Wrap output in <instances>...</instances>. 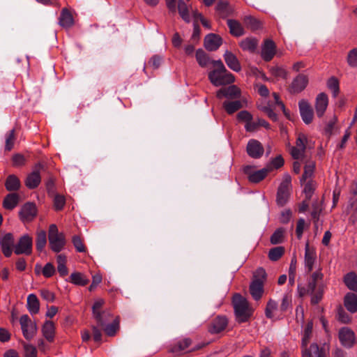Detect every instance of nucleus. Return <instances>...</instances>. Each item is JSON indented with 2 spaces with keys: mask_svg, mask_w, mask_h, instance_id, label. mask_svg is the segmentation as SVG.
Returning <instances> with one entry per match:
<instances>
[{
  "mask_svg": "<svg viewBox=\"0 0 357 357\" xmlns=\"http://www.w3.org/2000/svg\"><path fill=\"white\" fill-rule=\"evenodd\" d=\"M196 59L199 65L202 68L209 66L213 70L208 74V78L211 82L216 86L223 85V64L220 59L215 61L211 60L208 54L202 49L196 52Z\"/></svg>",
  "mask_w": 357,
  "mask_h": 357,
  "instance_id": "f257e3e1",
  "label": "nucleus"
},
{
  "mask_svg": "<svg viewBox=\"0 0 357 357\" xmlns=\"http://www.w3.org/2000/svg\"><path fill=\"white\" fill-rule=\"evenodd\" d=\"M232 305L236 321L239 324L248 321L252 315L253 309L247 299L241 294H236L232 298Z\"/></svg>",
  "mask_w": 357,
  "mask_h": 357,
  "instance_id": "f03ea898",
  "label": "nucleus"
},
{
  "mask_svg": "<svg viewBox=\"0 0 357 357\" xmlns=\"http://www.w3.org/2000/svg\"><path fill=\"white\" fill-rule=\"evenodd\" d=\"M48 233L50 248L54 252H59L62 250L66 244L64 234L59 232L57 226L54 224L50 225Z\"/></svg>",
  "mask_w": 357,
  "mask_h": 357,
  "instance_id": "7ed1b4c3",
  "label": "nucleus"
},
{
  "mask_svg": "<svg viewBox=\"0 0 357 357\" xmlns=\"http://www.w3.org/2000/svg\"><path fill=\"white\" fill-rule=\"evenodd\" d=\"M266 277L264 268H259L257 271V275L250 285V292L255 301H259L264 293V281Z\"/></svg>",
  "mask_w": 357,
  "mask_h": 357,
  "instance_id": "20e7f679",
  "label": "nucleus"
},
{
  "mask_svg": "<svg viewBox=\"0 0 357 357\" xmlns=\"http://www.w3.org/2000/svg\"><path fill=\"white\" fill-rule=\"evenodd\" d=\"M291 181L290 176L287 175L279 185L277 192L276 202L280 206H284L288 202L290 195Z\"/></svg>",
  "mask_w": 357,
  "mask_h": 357,
  "instance_id": "39448f33",
  "label": "nucleus"
},
{
  "mask_svg": "<svg viewBox=\"0 0 357 357\" xmlns=\"http://www.w3.org/2000/svg\"><path fill=\"white\" fill-rule=\"evenodd\" d=\"M20 323L24 337L28 340H31L37 331L36 323L33 322L27 314L21 316Z\"/></svg>",
  "mask_w": 357,
  "mask_h": 357,
  "instance_id": "423d86ee",
  "label": "nucleus"
},
{
  "mask_svg": "<svg viewBox=\"0 0 357 357\" xmlns=\"http://www.w3.org/2000/svg\"><path fill=\"white\" fill-rule=\"evenodd\" d=\"M329 350L330 346L326 342L321 347L317 343H312L309 349H305L303 351V357H312V355H314L316 357H327Z\"/></svg>",
  "mask_w": 357,
  "mask_h": 357,
  "instance_id": "0eeeda50",
  "label": "nucleus"
},
{
  "mask_svg": "<svg viewBox=\"0 0 357 357\" xmlns=\"http://www.w3.org/2000/svg\"><path fill=\"white\" fill-rule=\"evenodd\" d=\"M37 215V208L35 204L31 202H27L24 204L20 212V219L23 222H31Z\"/></svg>",
  "mask_w": 357,
  "mask_h": 357,
  "instance_id": "6e6552de",
  "label": "nucleus"
},
{
  "mask_svg": "<svg viewBox=\"0 0 357 357\" xmlns=\"http://www.w3.org/2000/svg\"><path fill=\"white\" fill-rule=\"evenodd\" d=\"M248 155L252 158H260L264 152V149L261 143L255 139H250L246 146Z\"/></svg>",
  "mask_w": 357,
  "mask_h": 357,
  "instance_id": "1a4fd4ad",
  "label": "nucleus"
},
{
  "mask_svg": "<svg viewBox=\"0 0 357 357\" xmlns=\"http://www.w3.org/2000/svg\"><path fill=\"white\" fill-rule=\"evenodd\" d=\"M32 250V238L29 235L22 236L15 247L16 255H30Z\"/></svg>",
  "mask_w": 357,
  "mask_h": 357,
  "instance_id": "9d476101",
  "label": "nucleus"
},
{
  "mask_svg": "<svg viewBox=\"0 0 357 357\" xmlns=\"http://www.w3.org/2000/svg\"><path fill=\"white\" fill-rule=\"evenodd\" d=\"M299 112L302 120L305 124H310L312 123L314 116V112L310 103L302 99L298 102Z\"/></svg>",
  "mask_w": 357,
  "mask_h": 357,
  "instance_id": "9b49d317",
  "label": "nucleus"
},
{
  "mask_svg": "<svg viewBox=\"0 0 357 357\" xmlns=\"http://www.w3.org/2000/svg\"><path fill=\"white\" fill-rule=\"evenodd\" d=\"M43 167L40 163L36 165L34 170L30 173L26 180L25 185L29 189H34L38 186L41 181L40 169Z\"/></svg>",
  "mask_w": 357,
  "mask_h": 357,
  "instance_id": "f8f14e48",
  "label": "nucleus"
},
{
  "mask_svg": "<svg viewBox=\"0 0 357 357\" xmlns=\"http://www.w3.org/2000/svg\"><path fill=\"white\" fill-rule=\"evenodd\" d=\"M105 303V301L102 298H99L93 303L92 310L93 315L100 326L105 325V321L103 320L102 316H109V312L101 311V308Z\"/></svg>",
  "mask_w": 357,
  "mask_h": 357,
  "instance_id": "ddd939ff",
  "label": "nucleus"
},
{
  "mask_svg": "<svg viewBox=\"0 0 357 357\" xmlns=\"http://www.w3.org/2000/svg\"><path fill=\"white\" fill-rule=\"evenodd\" d=\"M276 52L275 43L271 39H266L261 46V56L265 61H270Z\"/></svg>",
  "mask_w": 357,
  "mask_h": 357,
  "instance_id": "4468645a",
  "label": "nucleus"
},
{
  "mask_svg": "<svg viewBox=\"0 0 357 357\" xmlns=\"http://www.w3.org/2000/svg\"><path fill=\"white\" fill-rule=\"evenodd\" d=\"M307 83V77L305 75L299 74L293 79L289 91L291 93H298L305 89Z\"/></svg>",
  "mask_w": 357,
  "mask_h": 357,
  "instance_id": "2eb2a0df",
  "label": "nucleus"
},
{
  "mask_svg": "<svg viewBox=\"0 0 357 357\" xmlns=\"http://www.w3.org/2000/svg\"><path fill=\"white\" fill-rule=\"evenodd\" d=\"M339 339L342 346L351 348L355 342V335L349 328L343 327L339 331Z\"/></svg>",
  "mask_w": 357,
  "mask_h": 357,
  "instance_id": "dca6fc26",
  "label": "nucleus"
},
{
  "mask_svg": "<svg viewBox=\"0 0 357 357\" xmlns=\"http://www.w3.org/2000/svg\"><path fill=\"white\" fill-rule=\"evenodd\" d=\"M14 245V238L12 234L8 233L0 239L2 252L6 257L12 255V248Z\"/></svg>",
  "mask_w": 357,
  "mask_h": 357,
  "instance_id": "f3484780",
  "label": "nucleus"
},
{
  "mask_svg": "<svg viewBox=\"0 0 357 357\" xmlns=\"http://www.w3.org/2000/svg\"><path fill=\"white\" fill-rule=\"evenodd\" d=\"M221 45V37L215 33L208 34L204 38V47L208 51H215Z\"/></svg>",
  "mask_w": 357,
  "mask_h": 357,
  "instance_id": "a211bd4d",
  "label": "nucleus"
},
{
  "mask_svg": "<svg viewBox=\"0 0 357 357\" xmlns=\"http://www.w3.org/2000/svg\"><path fill=\"white\" fill-rule=\"evenodd\" d=\"M324 275L321 272V271H317L314 272L309 280L308 284L307 287V291L308 293H313L316 289H317L319 284H323L322 280H323Z\"/></svg>",
  "mask_w": 357,
  "mask_h": 357,
  "instance_id": "6ab92c4d",
  "label": "nucleus"
},
{
  "mask_svg": "<svg viewBox=\"0 0 357 357\" xmlns=\"http://www.w3.org/2000/svg\"><path fill=\"white\" fill-rule=\"evenodd\" d=\"M59 24L65 29H69L74 24V18L71 12L67 8H63L59 18Z\"/></svg>",
  "mask_w": 357,
  "mask_h": 357,
  "instance_id": "aec40b11",
  "label": "nucleus"
},
{
  "mask_svg": "<svg viewBox=\"0 0 357 357\" xmlns=\"http://www.w3.org/2000/svg\"><path fill=\"white\" fill-rule=\"evenodd\" d=\"M328 96L324 93H319L316 98L315 109L317 116L321 117L328 106Z\"/></svg>",
  "mask_w": 357,
  "mask_h": 357,
  "instance_id": "412c9836",
  "label": "nucleus"
},
{
  "mask_svg": "<svg viewBox=\"0 0 357 357\" xmlns=\"http://www.w3.org/2000/svg\"><path fill=\"white\" fill-rule=\"evenodd\" d=\"M227 24L229 29V33L234 37H240L245 34V30L240 22L236 20L228 19Z\"/></svg>",
  "mask_w": 357,
  "mask_h": 357,
  "instance_id": "4be33fe9",
  "label": "nucleus"
},
{
  "mask_svg": "<svg viewBox=\"0 0 357 357\" xmlns=\"http://www.w3.org/2000/svg\"><path fill=\"white\" fill-rule=\"evenodd\" d=\"M225 61L227 63V66L232 70L235 72H239L241 70V63L236 57L233 53L229 51L225 52Z\"/></svg>",
  "mask_w": 357,
  "mask_h": 357,
  "instance_id": "5701e85b",
  "label": "nucleus"
},
{
  "mask_svg": "<svg viewBox=\"0 0 357 357\" xmlns=\"http://www.w3.org/2000/svg\"><path fill=\"white\" fill-rule=\"evenodd\" d=\"M247 105L245 100H235L232 101H225V111L229 114H232Z\"/></svg>",
  "mask_w": 357,
  "mask_h": 357,
  "instance_id": "b1692460",
  "label": "nucleus"
},
{
  "mask_svg": "<svg viewBox=\"0 0 357 357\" xmlns=\"http://www.w3.org/2000/svg\"><path fill=\"white\" fill-rule=\"evenodd\" d=\"M34 271L36 275L42 274L45 278H49L52 277L55 273L56 269L52 263H47L44 267L37 264L35 266Z\"/></svg>",
  "mask_w": 357,
  "mask_h": 357,
  "instance_id": "393cba45",
  "label": "nucleus"
},
{
  "mask_svg": "<svg viewBox=\"0 0 357 357\" xmlns=\"http://www.w3.org/2000/svg\"><path fill=\"white\" fill-rule=\"evenodd\" d=\"M316 258L317 256L315 252L310 248L308 243H306L305 248V266L307 268V273L312 271Z\"/></svg>",
  "mask_w": 357,
  "mask_h": 357,
  "instance_id": "a878e982",
  "label": "nucleus"
},
{
  "mask_svg": "<svg viewBox=\"0 0 357 357\" xmlns=\"http://www.w3.org/2000/svg\"><path fill=\"white\" fill-rule=\"evenodd\" d=\"M344 305L347 310L351 313L357 312V294L354 293H347L344 299Z\"/></svg>",
  "mask_w": 357,
  "mask_h": 357,
  "instance_id": "bb28decb",
  "label": "nucleus"
},
{
  "mask_svg": "<svg viewBox=\"0 0 357 357\" xmlns=\"http://www.w3.org/2000/svg\"><path fill=\"white\" fill-rule=\"evenodd\" d=\"M20 202V195L17 193H9L3 199V206L7 210H13Z\"/></svg>",
  "mask_w": 357,
  "mask_h": 357,
  "instance_id": "cd10ccee",
  "label": "nucleus"
},
{
  "mask_svg": "<svg viewBox=\"0 0 357 357\" xmlns=\"http://www.w3.org/2000/svg\"><path fill=\"white\" fill-rule=\"evenodd\" d=\"M259 44V41L254 37H248L242 40L239 46L243 51H248L250 52H254Z\"/></svg>",
  "mask_w": 357,
  "mask_h": 357,
  "instance_id": "c85d7f7f",
  "label": "nucleus"
},
{
  "mask_svg": "<svg viewBox=\"0 0 357 357\" xmlns=\"http://www.w3.org/2000/svg\"><path fill=\"white\" fill-rule=\"evenodd\" d=\"M5 187L8 191H17L21 187L20 181L15 175L10 174L6 180Z\"/></svg>",
  "mask_w": 357,
  "mask_h": 357,
  "instance_id": "c756f323",
  "label": "nucleus"
},
{
  "mask_svg": "<svg viewBox=\"0 0 357 357\" xmlns=\"http://www.w3.org/2000/svg\"><path fill=\"white\" fill-rule=\"evenodd\" d=\"M43 336L49 342H52L54 337L55 326L52 321H46L42 328Z\"/></svg>",
  "mask_w": 357,
  "mask_h": 357,
  "instance_id": "7c9ffc66",
  "label": "nucleus"
},
{
  "mask_svg": "<svg viewBox=\"0 0 357 357\" xmlns=\"http://www.w3.org/2000/svg\"><path fill=\"white\" fill-rule=\"evenodd\" d=\"M69 282L75 285L85 286L89 283V280L83 273L79 272H74L71 273Z\"/></svg>",
  "mask_w": 357,
  "mask_h": 357,
  "instance_id": "2f4dec72",
  "label": "nucleus"
},
{
  "mask_svg": "<svg viewBox=\"0 0 357 357\" xmlns=\"http://www.w3.org/2000/svg\"><path fill=\"white\" fill-rule=\"evenodd\" d=\"M27 307L29 312L32 314H36L39 312L40 303L35 294H31L28 296Z\"/></svg>",
  "mask_w": 357,
  "mask_h": 357,
  "instance_id": "473e14b6",
  "label": "nucleus"
},
{
  "mask_svg": "<svg viewBox=\"0 0 357 357\" xmlns=\"http://www.w3.org/2000/svg\"><path fill=\"white\" fill-rule=\"evenodd\" d=\"M241 89L236 85L225 86V98L236 99L241 97Z\"/></svg>",
  "mask_w": 357,
  "mask_h": 357,
  "instance_id": "72a5a7b5",
  "label": "nucleus"
},
{
  "mask_svg": "<svg viewBox=\"0 0 357 357\" xmlns=\"http://www.w3.org/2000/svg\"><path fill=\"white\" fill-rule=\"evenodd\" d=\"M292 310V296L290 293L285 294L282 299L280 311L282 313L290 312Z\"/></svg>",
  "mask_w": 357,
  "mask_h": 357,
  "instance_id": "f704fd0d",
  "label": "nucleus"
},
{
  "mask_svg": "<svg viewBox=\"0 0 357 357\" xmlns=\"http://www.w3.org/2000/svg\"><path fill=\"white\" fill-rule=\"evenodd\" d=\"M346 286L354 291H357V275L354 272L347 273L344 278Z\"/></svg>",
  "mask_w": 357,
  "mask_h": 357,
  "instance_id": "c9c22d12",
  "label": "nucleus"
},
{
  "mask_svg": "<svg viewBox=\"0 0 357 357\" xmlns=\"http://www.w3.org/2000/svg\"><path fill=\"white\" fill-rule=\"evenodd\" d=\"M271 169L268 167L263 168L260 170H256V172L250 175V182L253 183H257L261 181L266 178Z\"/></svg>",
  "mask_w": 357,
  "mask_h": 357,
  "instance_id": "e433bc0d",
  "label": "nucleus"
},
{
  "mask_svg": "<svg viewBox=\"0 0 357 357\" xmlns=\"http://www.w3.org/2000/svg\"><path fill=\"white\" fill-rule=\"evenodd\" d=\"M57 270L61 276L68 275V270L66 267V257L64 255H59L56 257Z\"/></svg>",
  "mask_w": 357,
  "mask_h": 357,
  "instance_id": "4c0bfd02",
  "label": "nucleus"
},
{
  "mask_svg": "<svg viewBox=\"0 0 357 357\" xmlns=\"http://www.w3.org/2000/svg\"><path fill=\"white\" fill-rule=\"evenodd\" d=\"M315 169V162L314 161H307L304 167V172L301 178V183H303L307 181V178H311L314 174Z\"/></svg>",
  "mask_w": 357,
  "mask_h": 357,
  "instance_id": "58836bf2",
  "label": "nucleus"
},
{
  "mask_svg": "<svg viewBox=\"0 0 357 357\" xmlns=\"http://www.w3.org/2000/svg\"><path fill=\"white\" fill-rule=\"evenodd\" d=\"M178 10L181 18L186 22H190V17L187 4L183 0H178Z\"/></svg>",
  "mask_w": 357,
  "mask_h": 357,
  "instance_id": "ea45409f",
  "label": "nucleus"
},
{
  "mask_svg": "<svg viewBox=\"0 0 357 357\" xmlns=\"http://www.w3.org/2000/svg\"><path fill=\"white\" fill-rule=\"evenodd\" d=\"M191 340L190 338H184L178 341L171 349L172 352L184 351L191 344Z\"/></svg>",
  "mask_w": 357,
  "mask_h": 357,
  "instance_id": "a19ab883",
  "label": "nucleus"
},
{
  "mask_svg": "<svg viewBox=\"0 0 357 357\" xmlns=\"http://www.w3.org/2000/svg\"><path fill=\"white\" fill-rule=\"evenodd\" d=\"M312 332V323L308 322L305 328L303 337H302V348L303 350H305L307 348V345L309 342V340L310 339L311 335Z\"/></svg>",
  "mask_w": 357,
  "mask_h": 357,
  "instance_id": "79ce46f5",
  "label": "nucleus"
},
{
  "mask_svg": "<svg viewBox=\"0 0 357 357\" xmlns=\"http://www.w3.org/2000/svg\"><path fill=\"white\" fill-rule=\"evenodd\" d=\"M47 243L46 231L40 230L37 232L36 238V249L38 251H42Z\"/></svg>",
  "mask_w": 357,
  "mask_h": 357,
  "instance_id": "37998d69",
  "label": "nucleus"
},
{
  "mask_svg": "<svg viewBox=\"0 0 357 357\" xmlns=\"http://www.w3.org/2000/svg\"><path fill=\"white\" fill-rule=\"evenodd\" d=\"M309 294L311 296V303L312 305L319 303L324 295V284H319L317 289Z\"/></svg>",
  "mask_w": 357,
  "mask_h": 357,
  "instance_id": "c03bdc74",
  "label": "nucleus"
},
{
  "mask_svg": "<svg viewBox=\"0 0 357 357\" xmlns=\"http://www.w3.org/2000/svg\"><path fill=\"white\" fill-rule=\"evenodd\" d=\"M284 253V248L282 246L271 248L268 252V258L273 261H278Z\"/></svg>",
  "mask_w": 357,
  "mask_h": 357,
  "instance_id": "a18cd8bd",
  "label": "nucleus"
},
{
  "mask_svg": "<svg viewBox=\"0 0 357 357\" xmlns=\"http://www.w3.org/2000/svg\"><path fill=\"white\" fill-rule=\"evenodd\" d=\"M316 189V183L312 181V179H310L307 181L304 186L303 192L305 195V199L307 200H310Z\"/></svg>",
  "mask_w": 357,
  "mask_h": 357,
  "instance_id": "49530a36",
  "label": "nucleus"
},
{
  "mask_svg": "<svg viewBox=\"0 0 357 357\" xmlns=\"http://www.w3.org/2000/svg\"><path fill=\"white\" fill-rule=\"evenodd\" d=\"M243 22L248 28L253 31L259 29L261 26L260 22L250 15L245 16Z\"/></svg>",
  "mask_w": 357,
  "mask_h": 357,
  "instance_id": "de8ad7c7",
  "label": "nucleus"
},
{
  "mask_svg": "<svg viewBox=\"0 0 357 357\" xmlns=\"http://www.w3.org/2000/svg\"><path fill=\"white\" fill-rule=\"evenodd\" d=\"M284 229L282 227L277 229L270 238L271 243L273 245L280 244L284 239Z\"/></svg>",
  "mask_w": 357,
  "mask_h": 357,
  "instance_id": "09e8293b",
  "label": "nucleus"
},
{
  "mask_svg": "<svg viewBox=\"0 0 357 357\" xmlns=\"http://www.w3.org/2000/svg\"><path fill=\"white\" fill-rule=\"evenodd\" d=\"M223 330V319L220 317H217L215 320L213 321L211 326L208 328V331L211 334L219 333Z\"/></svg>",
  "mask_w": 357,
  "mask_h": 357,
  "instance_id": "8fccbe9b",
  "label": "nucleus"
},
{
  "mask_svg": "<svg viewBox=\"0 0 357 357\" xmlns=\"http://www.w3.org/2000/svg\"><path fill=\"white\" fill-rule=\"evenodd\" d=\"M328 88L332 91L333 96L336 97L340 91L339 81L335 77H331L327 82Z\"/></svg>",
  "mask_w": 357,
  "mask_h": 357,
  "instance_id": "3c124183",
  "label": "nucleus"
},
{
  "mask_svg": "<svg viewBox=\"0 0 357 357\" xmlns=\"http://www.w3.org/2000/svg\"><path fill=\"white\" fill-rule=\"evenodd\" d=\"M72 242L77 252H85L86 251V248L84 243V241L79 236H73L72 238Z\"/></svg>",
  "mask_w": 357,
  "mask_h": 357,
  "instance_id": "603ef678",
  "label": "nucleus"
},
{
  "mask_svg": "<svg viewBox=\"0 0 357 357\" xmlns=\"http://www.w3.org/2000/svg\"><path fill=\"white\" fill-rule=\"evenodd\" d=\"M269 70L271 74L276 77H281L283 79L287 78L288 73L282 67L272 66L270 68Z\"/></svg>",
  "mask_w": 357,
  "mask_h": 357,
  "instance_id": "864d4df0",
  "label": "nucleus"
},
{
  "mask_svg": "<svg viewBox=\"0 0 357 357\" xmlns=\"http://www.w3.org/2000/svg\"><path fill=\"white\" fill-rule=\"evenodd\" d=\"M278 309V303L275 301L270 299L267 303L265 314L268 319H273L274 317L273 311Z\"/></svg>",
  "mask_w": 357,
  "mask_h": 357,
  "instance_id": "5fc2aeb1",
  "label": "nucleus"
},
{
  "mask_svg": "<svg viewBox=\"0 0 357 357\" xmlns=\"http://www.w3.org/2000/svg\"><path fill=\"white\" fill-rule=\"evenodd\" d=\"M273 97H274V100H275V103L276 105H278L280 109L284 113V115L285 116V117L290 120V121H292V118H291V115L290 114V112L287 109H286V107H285V105H284V103L280 100V97H279V95L276 93H273Z\"/></svg>",
  "mask_w": 357,
  "mask_h": 357,
  "instance_id": "6e6d98bb",
  "label": "nucleus"
},
{
  "mask_svg": "<svg viewBox=\"0 0 357 357\" xmlns=\"http://www.w3.org/2000/svg\"><path fill=\"white\" fill-rule=\"evenodd\" d=\"M15 141V130L13 129L6 134V151H10L14 146Z\"/></svg>",
  "mask_w": 357,
  "mask_h": 357,
  "instance_id": "4d7b16f0",
  "label": "nucleus"
},
{
  "mask_svg": "<svg viewBox=\"0 0 357 357\" xmlns=\"http://www.w3.org/2000/svg\"><path fill=\"white\" fill-rule=\"evenodd\" d=\"M347 60L349 66L357 68V48H354L349 52Z\"/></svg>",
  "mask_w": 357,
  "mask_h": 357,
  "instance_id": "13d9d810",
  "label": "nucleus"
},
{
  "mask_svg": "<svg viewBox=\"0 0 357 357\" xmlns=\"http://www.w3.org/2000/svg\"><path fill=\"white\" fill-rule=\"evenodd\" d=\"M66 204V199L63 196L56 195L54 199V206L56 211H61L63 209Z\"/></svg>",
  "mask_w": 357,
  "mask_h": 357,
  "instance_id": "bf43d9fd",
  "label": "nucleus"
},
{
  "mask_svg": "<svg viewBox=\"0 0 357 357\" xmlns=\"http://www.w3.org/2000/svg\"><path fill=\"white\" fill-rule=\"evenodd\" d=\"M24 357H37L36 348L29 344H24Z\"/></svg>",
  "mask_w": 357,
  "mask_h": 357,
  "instance_id": "052dcab7",
  "label": "nucleus"
},
{
  "mask_svg": "<svg viewBox=\"0 0 357 357\" xmlns=\"http://www.w3.org/2000/svg\"><path fill=\"white\" fill-rule=\"evenodd\" d=\"M236 117L238 121H244L246 123L250 121V120H252V115L247 110L239 112Z\"/></svg>",
  "mask_w": 357,
  "mask_h": 357,
  "instance_id": "680f3d73",
  "label": "nucleus"
},
{
  "mask_svg": "<svg viewBox=\"0 0 357 357\" xmlns=\"http://www.w3.org/2000/svg\"><path fill=\"white\" fill-rule=\"evenodd\" d=\"M261 110L273 121H278V115H277V114L273 111V109H272L270 106H264V107H262Z\"/></svg>",
  "mask_w": 357,
  "mask_h": 357,
  "instance_id": "e2e57ef3",
  "label": "nucleus"
},
{
  "mask_svg": "<svg viewBox=\"0 0 357 357\" xmlns=\"http://www.w3.org/2000/svg\"><path fill=\"white\" fill-rule=\"evenodd\" d=\"M118 329V324L112 323L111 324L105 325L104 326V331L105 333L109 336H113L115 335L116 331Z\"/></svg>",
  "mask_w": 357,
  "mask_h": 357,
  "instance_id": "0e129e2a",
  "label": "nucleus"
},
{
  "mask_svg": "<svg viewBox=\"0 0 357 357\" xmlns=\"http://www.w3.org/2000/svg\"><path fill=\"white\" fill-rule=\"evenodd\" d=\"M307 137L303 134H300L296 139V147L302 149L303 151H305Z\"/></svg>",
  "mask_w": 357,
  "mask_h": 357,
  "instance_id": "69168bd1",
  "label": "nucleus"
},
{
  "mask_svg": "<svg viewBox=\"0 0 357 357\" xmlns=\"http://www.w3.org/2000/svg\"><path fill=\"white\" fill-rule=\"evenodd\" d=\"M305 224V221L303 218H300L297 222L296 234L298 239H300L303 236Z\"/></svg>",
  "mask_w": 357,
  "mask_h": 357,
  "instance_id": "338daca9",
  "label": "nucleus"
},
{
  "mask_svg": "<svg viewBox=\"0 0 357 357\" xmlns=\"http://www.w3.org/2000/svg\"><path fill=\"white\" fill-rule=\"evenodd\" d=\"M292 213L290 209H287L283 211L281 213L280 217V221L282 224H287L289 222L291 217Z\"/></svg>",
  "mask_w": 357,
  "mask_h": 357,
  "instance_id": "774afa93",
  "label": "nucleus"
}]
</instances>
